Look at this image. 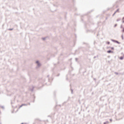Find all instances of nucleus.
Segmentation results:
<instances>
[{
	"label": "nucleus",
	"mask_w": 124,
	"mask_h": 124,
	"mask_svg": "<svg viewBox=\"0 0 124 124\" xmlns=\"http://www.w3.org/2000/svg\"><path fill=\"white\" fill-rule=\"evenodd\" d=\"M104 124H106V123H105Z\"/></svg>",
	"instance_id": "11"
},
{
	"label": "nucleus",
	"mask_w": 124,
	"mask_h": 124,
	"mask_svg": "<svg viewBox=\"0 0 124 124\" xmlns=\"http://www.w3.org/2000/svg\"><path fill=\"white\" fill-rule=\"evenodd\" d=\"M117 12H120V10L119 9H118L114 13V14H113V15H115L116 13H117Z\"/></svg>",
	"instance_id": "1"
},
{
	"label": "nucleus",
	"mask_w": 124,
	"mask_h": 124,
	"mask_svg": "<svg viewBox=\"0 0 124 124\" xmlns=\"http://www.w3.org/2000/svg\"><path fill=\"white\" fill-rule=\"evenodd\" d=\"M122 32H124V28L123 29V30H122Z\"/></svg>",
	"instance_id": "6"
},
{
	"label": "nucleus",
	"mask_w": 124,
	"mask_h": 124,
	"mask_svg": "<svg viewBox=\"0 0 124 124\" xmlns=\"http://www.w3.org/2000/svg\"><path fill=\"white\" fill-rule=\"evenodd\" d=\"M123 20H124V17L123 18Z\"/></svg>",
	"instance_id": "8"
},
{
	"label": "nucleus",
	"mask_w": 124,
	"mask_h": 124,
	"mask_svg": "<svg viewBox=\"0 0 124 124\" xmlns=\"http://www.w3.org/2000/svg\"><path fill=\"white\" fill-rule=\"evenodd\" d=\"M117 26V24H116L115 25V27H116Z\"/></svg>",
	"instance_id": "10"
},
{
	"label": "nucleus",
	"mask_w": 124,
	"mask_h": 124,
	"mask_svg": "<svg viewBox=\"0 0 124 124\" xmlns=\"http://www.w3.org/2000/svg\"><path fill=\"white\" fill-rule=\"evenodd\" d=\"M123 23H124V20L123 21Z\"/></svg>",
	"instance_id": "9"
},
{
	"label": "nucleus",
	"mask_w": 124,
	"mask_h": 124,
	"mask_svg": "<svg viewBox=\"0 0 124 124\" xmlns=\"http://www.w3.org/2000/svg\"><path fill=\"white\" fill-rule=\"evenodd\" d=\"M106 43L109 45V44H110V42H107Z\"/></svg>",
	"instance_id": "4"
},
{
	"label": "nucleus",
	"mask_w": 124,
	"mask_h": 124,
	"mask_svg": "<svg viewBox=\"0 0 124 124\" xmlns=\"http://www.w3.org/2000/svg\"><path fill=\"white\" fill-rule=\"evenodd\" d=\"M111 49H112V50H114V48L113 47H112Z\"/></svg>",
	"instance_id": "7"
},
{
	"label": "nucleus",
	"mask_w": 124,
	"mask_h": 124,
	"mask_svg": "<svg viewBox=\"0 0 124 124\" xmlns=\"http://www.w3.org/2000/svg\"><path fill=\"white\" fill-rule=\"evenodd\" d=\"M120 60H124V57L121 56V57L119 58Z\"/></svg>",
	"instance_id": "3"
},
{
	"label": "nucleus",
	"mask_w": 124,
	"mask_h": 124,
	"mask_svg": "<svg viewBox=\"0 0 124 124\" xmlns=\"http://www.w3.org/2000/svg\"><path fill=\"white\" fill-rule=\"evenodd\" d=\"M36 63H37L38 64H39V62H38V61L36 62Z\"/></svg>",
	"instance_id": "5"
},
{
	"label": "nucleus",
	"mask_w": 124,
	"mask_h": 124,
	"mask_svg": "<svg viewBox=\"0 0 124 124\" xmlns=\"http://www.w3.org/2000/svg\"><path fill=\"white\" fill-rule=\"evenodd\" d=\"M108 53H113V51H111V50H108L107 51Z\"/></svg>",
	"instance_id": "2"
}]
</instances>
